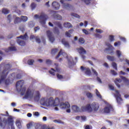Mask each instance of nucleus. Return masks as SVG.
I'll return each mask as SVG.
<instances>
[{
	"label": "nucleus",
	"mask_w": 129,
	"mask_h": 129,
	"mask_svg": "<svg viewBox=\"0 0 129 129\" xmlns=\"http://www.w3.org/2000/svg\"><path fill=\"white\" fill-rule=\"evenodd\" d=\"M40 103L41 105H43V106L55 107L54 109L56 111L59 110V109L56 106H59L61 109L66 110V112H68V113H70V112H71L70 104L68 102H62L60 103V100H59V98H56L55 99L52 97L49 98H42L40 100Z\"/></svg>",
	"instance_id": "f257e3e1"
},
{
	"label": "nucleus",
	"mask_w": 129,
	"mask_h": 129,
	"mask_svg": "<svg viewBox=\"0 0 129 129\" xmlns=\"http://www.w3.org/2000/svg\"><path fill=\"white\" fill-rule=\"evenodd\" d=\"M25 81L24 80H20L17 82L16 83V89L22 95H24L25 98H28V99H32L34 98L35 100L38 101L41 97V95L39 91H36L35 92L34 89L28 88L27 89L26 88V87L24 86Z\"/></svg>",
	"instance_id": "f03ea898"
},
{
	"label": "nucleus",
	"mask_w": 129,
	"mask_h": 129,
	"mask_svg": "<svg viewBox=\"0 0 129 129\" xmlns=\"http://www.w3.org/2000/svg\"><path fill=\"white\" fill-rule=\"evenodd\" d=\"M83 111H88V112H97L99 109V104L98 103L94 102L91 104H87L81 107Z\"/></svg>",
	"instance_id": "7ed1b4c3"
},
{
	"label": "nucleus",
	"mask_w": 129,
	"mask_h": 129,
	"mask_svg": "<svg viewBox=\"0 0 129 129\" xmlns=\"http://www.w3.org/2000/svg\"><path fill=\"white\" fill-rule=\"evenodd\" d=\"M61 57H67L68 58V65L69 67L71 68L73 65H74V62L73 61V58H72V57H68V55L65 52H63L62 51V49H60L59 51V52L57 56L56 57V59H58V58Z\"/></svg>",
	"instance_id": "20e7f679"
},
{
	"label": "nucleus",
	"mask_w": 129,
	"mask_h": 129,
	"mask_svg": "<svg viewBox=\"0 0 129 129\" xmlns=\"http://www.w3.org/2000/svg\"><path fill=\"white\" fill-rule=\"evenodd\" d=\"M18 38V39L17 40V43L20 46H25V45H26L25 41L29 39V37L27 35V34H25L24 36L21 35L20 37Z\"/></svg>",
	"instance_id": "39448f33"
},
{
	"label": "nucleus",
	"mask_w": 129,
	"mask_h": 129,
	"mask_svg": "<svg viewBox=\"0 0 129 129\" xmlns=\"http://www.w3.org/2000/svg\"><path fill=\"white\" fill-rule=\"evenodd\" d=\"M35 19L39 18L40 20V24L44 26L46 24V20H47V15L44 13L41 14V15L39 16L38 15H35L34 16Z\"/></svg>",
	"instance_id": "423d86ee"
},
{
	"label": "nucleus",
	"mask_w": 129,
	"mask_h": 129,
	"mask_svg": "<svg viewBox=\"0 0 129 129\" xmlns=\"http://www.w3.org/2000/svg\"><path fill=\"white\" fill-rule=\"evenodd\" d=\"M114 95L116 98L117 102H118V103H121V102L122 101V99H121V97H120V94H119V92L115 90L114 91Z\"/></svg>",
	"instance_id": "0eeeda50"
},
{
	"label": "nucleus",
	"mask_w": 129,
	"mask_h": 129,
	"mask_svg": "<svg viewBox=\"0 0 129 129\" xmlns=\"http://www.w3.org/2000/svg\"><path fill=\"white\" fill-rule=\"evenodd\" d=\"M106 45L108 47L107 49L108 52L110 55H113V50H114V47L111 45L110 43H108L107 42H106Z\"/></svg>",
	"instance_id": "6e6552de"
},
{
	"label": "nucleus",
	"mask_w": 129,
	"mask_h": 129,
	"mask_svg": "<svg viewBox=\"0 0 129 129\" xmlns=\"http://www.w3.org/2000/svg\"><path fill=\"white\" fill-rule=\"evenodd\" d=\"M67 1H68L69 2L72 0H60V3H61L62 5V7H63V9H69L71 8V5L68 4H64L65 2H67Z\"/></svg>",
	"instance_id": "1a4fd4ad"
},
{
	"label": "nucleus",
	"mask_w": 129,
	"mask_h": 129,
	"mask_svg": "<svg viewBox=\"0 0 129 129\" xmlns=\"http://www.w3.org/2000/svg\"><path fill=\"white\" fill-rule=\"evenodd\" d=\"M81 70L85 72L87 75H90L91 74V71L89 68H84L83 66L81 67Z\"/></svg>",
	"instance_id": "9d476101"
},
{
	"label": "nucleus",
	"mask_w": 129,
	"mask_h": 129,
	"mask_svg": "<svg viewBox=\"0 0 129 129\" xmlns=\"http://www.w3.org/2000/svg\"><path fill=\"white\" fill-rule=\"evenodd\" d=\"M47 35L49 41L51 42V43H53L54 41V39L53 35H52V33L50 31H47Z\"/></svg>",
	"instance_id": "9b49d317"
},
{
	"label": "nucleus",
	"mask_w": 129,
	"mask_h": 129,
	"mask_svg": "<svg viewBox=\"0 0 129 129\" xmlns=\"http://www.w3.org/2000/svg\"><path fill=\"white\" fill-rule=\"evenodd\" d=\"M110 110H112V107L111 105H109L104 108L103 111L104 113H109Z\"/></svg>",
	"instance_id": "f8f14e48"
},
{
	"label": "nucleus",
	"mask_w": 129,
	"mask_h": 129,
	"mask_svg": "<svg viewBox=\"0 0 129 129\" xmlns=\"http://www.w3.org/2000/svg\"><path fill=\"white\" fill-rule=\"evenodd\" d=\"M52 6L55 10H59L60 9V4L56 2H53Z\"/></svg>",
	"instance_id": "ddd939ff"
},
{
	"label": "nucleus",
	"mask_w": 129,
	"mask_h": 129,
	"mask_svg": "<svg viewBox=\"0 0 129 129\" xmlns=\"http://www.w3.org/2000/svg\"><path fill=\"white\" fill-rule=\"evenodd\" d=\"M77 50L80 54H86V50L82 47L78 48Z\"/></svg>",
	"instance_id": "4468645a"
},
{
	"label": "nucleus",
	"mask_w": 129,
	"mask_h": 129,
	"mask_svg": "<svg viewBox=\"0 0 129 129\" xmlns=\"http://www.w3.org/2000/svg\"><path fill=\"white\" fill-rule=\"evenodd\" d=\"M56 70L55 71L54 69H51L50 71H49V73L52 75H55V72H60V69H58L57 66H56Z\"/></svg>",
	"instance_id": "2eb2a0df"
},
{
	"label": "nucleus",
	"mask_w": 129,
	"mask_h": 129,
	"mask_svg": "<svg viewBox=\"0 0 129 129\" xmlns=\"http://www.w3.org/2000/svg\"><path fill=\"white\" fill-rule=\"evenodd\" d=\"M72 109H73V111H74L75 112H79V111H80V109L77 105L72 106Z\"/></svg>",
	"instance_id": "dca6fc26"
},
{
	"label": "nucleus",
	"mask_w": 129,
	"mask_h": 129,
	"mask_svg": "<svg viewBox=\"0 0 129 129\" xmlns=\"http://www.w3.org/2000/svg\"><path fill=\"white\" fill-rule=\"evenodd\" d=\"M114 82H115V84H116L118 88H120V85L118 84V83H120V82H121V80L120 79L117 78L114 81Z\"/></svg>",
	"instance_id": "f3484780"
},
{
	"label": "nucleus",
	"mask_w": 129,
	"mask_h": 129,
	"mask_svg": "<svg viewBox=\"0 0 129 129\" xmlns=\"http://www.w3.org/2000/svg\"><path fill=\"white\" fill-rule=\"evenodd\" d=\"M61 43L65 46L67 48H70V45L68 42L66 41L65 39H62L61 41Z\"/></svg>",
	"instance_id": "a211bd4d"
},
{
	"label": "nucleus",
	"mask_w": 129,
	"mask_h": 129,
	"mask_svg": "<svg viewBox=\"0 0 129 129\" xmlns=\"http://www.w3.org/2000/svg\"><path fill=\"white\" fill-rule=\"evenodd\" d=\"M122 80L124 82L126 85H129V80L124 77H121Z\"/></svg>",
	"instance_id": "6ab92c4d"
},
{
	"label": "nucleus",
	"mask_w": 129,
	"mask_h": 129,
	"mask_svg": "<svg viewBox=\"0 0 129 129\" xmlns=\"http://www.w3.org/2000/svg\"><path fill=\"white\" fill-rule=\"evenodd\" d=\"M30 40H36L37 43H40V39L38 37H35L34 35H31L30 38Z\"/></svg>",
	"instance_id": "aec40b11"
},
{
	"label": "nucleus",
	"mask_w": 129,
	"mask_h": 129,
	"mask_svg": "<svg viewBox=\"0 0 129 129\" xmlns=\"http://www.w3.org/2000/svg\"><path fill=\"white\" fill-rule=\"evenodd\" d=\"M63 26L64 28H68L69 29L72 28V25L69 22H65L63 24Z\"/></svg>",
	"instance_id": "412c9836"
},
{
	"label": "nucleus",
	"mask_w": 129,
	"mask_h": 129,
	"mask_svg": "<svg viewBox=\"0 0 129 129\" xmlns=\"http://www.w3.org/2000/svg\"><path fill=\"white\" fill-rule=\"evenodd\" d=\"M116 56L118 57V58H120L121 57V55H122V53L121 51L119 50H117L115 52Z\"/></svg>",
	"instance_id": "4be33fe9"
},
{
	"label": "nucleus",
	"mask_w": 129,
	"mask_h": 129,
	"mask_svg": "<svg viewBox=\"0 0 129 129\" xmlns=\"http://www.w3.org/2000/svg\"><path fill=\"white\" fill-rule=\"evenodd\" d=\"M74 31V30L73 29H71V30H69V32H66V36H67V37H68L69 38H70V37H71V34H72V33Z\"/></svg>",
	"instance_id": "5701e85b"
},
{
	"label": "nucleus",
	"mask_w": 129,
	"mask_h": 129,
	"mask_svg": "<svg viewBox=\"0 0 129 129\" xmlns=\"http://www.w3.org/2000/svg\"><path fill=\"white\" fill-rule=\"evenodd\" d=\"M8 123L9 124H13V122H14V120L13 119V117L12 116H10L8 119Z\"/></svg>",
	"instance_id": "b1692460"
},
{
	"label": "nucleus",
	"mask_w": 129,
	"mask_h": 129,
	"mask_svg": "<svg viewBox=\"0 0 129 129\" xmlns=\"http://www.w3.org/2000/svg\"><path fill=\"white\" fill-rule=\"evenodd\" d=\"M96 94L97 95V97L99 99H102V96H101V95L100 94V93L97 90V89H96Z\"/></svg>",
	"instance_id": "393cba45"
},
{
	"label": "nucleus",
	"mask_w": 129,
	"mask_h": 129,
	"mask_svg": "<svg viewBox=\"0 0 129 129\" xmlns=\"http://www.w3.org/2000/svg\"><path fill=\"white\" fill-rule=\"evenodd\" d=\"M2 13L3 14H4V15H8V14L10 13V11H9V10H8L7 9L4 8L2 10Z\"/></svg>",
	"instance_id": "a878e982"
},
{
	"label": "nucleus",
	"mask_w": 129,
	"mask_h": 129,
	"mask_svg": "<svg viewBox=\"0 0 129 129\" xmlns=\"http://www.w3.org/2000/svg\"><path fill=\"white\" fill-rule=\"evenodd\" d=\"M107 59L109 61H114V60H115V58H114V57L111 56L110 55L107 56Z\"/></svg>",
	"instance_id": "bb28decb"
},
{
	"label": "nucleus",
	"mask_w": 129,
	"mask_h": 129,
	"mask_svg": "<svg viewBox=\"0 0 129 129\" xmlns=\"http://www.w3.org/2000/svg\"><path fill=\"white\" fill-rule=\"evenodd\" d=\"M86 95L88 98H92L93 95L91 93L88 92L86 93Z\"/></svg>",
	"instance_id": "cd10ccee"
},
{
	"label": "nucleus",
	"mask_w": 129,
	"mask_h": 129,
	"mask_svg": "<svg viewBox=\"0 0 129 129\" xmlns=\"http://www.w3.org/2000/svg\"><path fill=\"white\" fill-rule=\"evenodd\" d=\"M16 125L19 128H21L22 127V124L21 123V121L17 120L16 121Z\"/></svg>",
	"instance_id": "c85d7f7f"
},
{
	"label": "nucleus",
	"mask_w": 129,
	"mask_h": 129,
	"mask_svg": "<svg viewBox=\"0 0 129 129\" xmlns=\"http://www.w3.org/2000/svg\"><path fill=\"white\" fill-rule=\"evenodd\" d=\"M120 45H121V42H120V41L116 42L114 44L115 47H119Z\"/></svg>",
	"instance_id": "c756f323"
},
{
	"label": "nucleus",
	"mask_w": 129,
	"mask_h": 129,
	"mask_svg": "<svg viewBox=\"0 0 129 129\" xmlns=\"http://www.w3.org/2000/svg\"><path fill=\"white\" fill-rule=\"evenodd\" d=\"M82 31L85 35H90V32L88 31V30H86V29H83Z\"/></svg>",
	"instance_id": "7c9ffc66"
},
{
	"label": "nucleus",
	"mask_w": 129,
	"mask_h": 129,
	"mask_svg": "<svg viewBox=\"0 0 129 129\" xmlns=\"http://www.w3.org/2000/svg\"><path fill=\"white\" fill-rule=\"evenodd\" d=\"M21 20L23 22H27L28 21V17L27 16H22Z\"/></svg>",
	"instance_id": "2f4dec72"
},
{
	"label": "nucleus",
	"mask_w": 129,
	"mask_h": 129,
	"mask_svg": "<svg viewBox=\"0 0 129 129\" xmlns=\"http://www.w3.org/2000/svg\"><path fill=\"white\" fill-rule=\"evenodd\" d=\"M36 6H37V5H36V4L34 3H32L30 6L31 9L32 10H35Z\"/></svg>",
	"instance_id": "473e14b6"
},
{
	"label": "nucleus",
	"mask_w": 129,
	"mask_h": 129,
	"mask_svg": "<svg viewBox=\"0 0 129 129\" xmlns=\"http://www.w3.org/2000/svg\"><path fill=\"white\" fill-rule=\"evenodd\" d=\"M71 16H72V17H74L75 18H80V16L76 13H71Z\"/></svg>",
	"instance_id": "72a5a7b5"
},
{
	"label": "nucleus",
	"mask_w": 129,
	"mask_h": 129,
	"mask_svg": "<svg viewBox=\"0 0 129 129\" xmlns=\"http://www.w3.org/2000/svg\"><path fill=\"white\" fill-rule=\"evenodd\" d=\"M109 40L110 42H113V41H114V36L113 35H110L109 36Z\"/></svg>",
	"instance_id": "f704fd0d"
},
{
	"label": "nucleus",
	"mask_w": 129,
	"mask_h": 129,
	"mask_svg": "<svg viewBox=\"0 0 129 129\" xmlns=\"http://www.w3.org/2000/svg\"><path fill=\"white\" fill-rule=\"evenodd\" d=\"M79 43H80V44H84V43H85V41L84 40V39H83V38H79Z\"/></svg>",
	"instance_id": "c9c22d12"
},
{
	"label": "nucleus",
	"mask_w": 129,
	"mask_h": 129,
	"mask_svg": "<svg viewBox=\"0 0 129 129\" xmlns=\"http://www.w3.org/2000/svg\"><path fill=\"white\" fill-rule=\"evenodd\" d=\"M20 22H21V19H20V18H19V17H16L15 18V20L14 21V23L15 24H17V23H19Z\"/></svg>",
	"instance_id": "e433bc0d"
},
{
	"label": "nucleus",
	"mask_w": 129,
	"mask_h": 129,
	"mask_svg": "<svg viewBox=\"0 0 129 129\" xmlns=\"http://www.w3.org/2000/svg\"><path fill=\"white\" fill-rule=\"evenodd\" d=\"M112 66L114 69H115V70H117V67H116V63L113 62L112 63Z\"/></svg>",
	"instance_id": "4c0bfd02"
},
{
	"label": "nucleus",
	"mask_w": 129,
	"mask_h": 129,
	"mask_svg": "<svg viewBox=\"0 0 129 129\" xmlns=\"http://www.w3.org/2000/svg\"><path fill=\"white\" fill-rule=\"evenodd\" d=\"M92 71L94 75H95V76H98V73H97V72H96L95 70H94L93 68H92Z\"/></svg>",
	"instance_id": "58836bf2"
},
{
	"label": "nucleus",
	"mask_w": 129,
	"mask_h": 129,
	"mask_svg": "<svg viewBox=\"0 0 129 129\" xmlns=\"http://www.w3.org/2000/svg\"><path fill=\"white\" fill-rule=\"evenodd\" d=\"M17 50V48H16V47L15 46H11L9 47V51H16Z\"/></svg>",
	"instance_id": "ea45409f"
},
{
	"label": "nucleus",
	"mask_w": 129,
	"mask_h": 129,
	"mask_svg": "<svg viewBox=\"0 0 129 129\" xmlns=\"http://www.w3.org/2000/svg\"><path fill=\"white\" fill-rule=\"evenodd\" d=\"M53 121L55 123H63V122L61 120H54Z\"/></svg>",
	"instance_id": "a19ab883"
},
{
	"label": "nucleus",
	"mask_w": 129,
	"mask_h": 129,
	"mask_svg": "<svg viewBox=\"0 0 129 129\" xmlns=\"http://www.w3.org/2000/svg\"><path fill=\"white\" fill-rule=\"evenodd\" d=\"M57 52H58V49H56V48H54L52 49L51 51L52 54H56V53H57Z\"/></svg>",
	"instance_id": "79ce46f5"
},
{
	"label": "nucleus",
	"mask_w": 129,
	"mask_h": 129,
	"mask_svg": "<svg viewBox=\"0 0 129 129\" xmlns=\"http://www.w3.org/2000/svg\"><path fill=\"white\" fill-rule=\"evenodd\" d=\"M28 63L29 65H33V64L34 63V60H33V59H29L28 61Z\"/></svg>",
	"instance_id": "37998d69"
},
{
	"label": "nucleus",
	"mask_w": 129,
	"mask_h": 129,
	"mask_svg": "<svg viewBox=\"0 0 129 129\" xmlns=\"http://www.w3.org/2000/svg\"><path fill=\"white\" fill-rule=\"evenodd\" d=\"M31 127H33V123L30 122V123L27 124V128H31Z\"/></svg>",
	"instance_id": "c03bdc74"
},
{
	"label": "nucleus",
	"mask_w": 129,
	"mask_h": 129,
	"mask_svg": "<svg viewBox=\"0 0 129 129\" xmlns=\"http://www.w3.org/2000/svg\"><path fill=\"white\" fill-rule=\"evenodd\" d=\"M81 120H82V121H85L86 120V117L85 116H81Z\"/></svg>",
	"instance_id": "a18cd8bd"
},
{
	"label": "nucleus",
	"mask_w": 129,
	"mask_h": 129,
	"mask_svg": "<svg viewBox=\"0 0 129 129\" xmlns=\"http://www.w3.org/2000/svg\"><path fill=\"white\" fill-rule=\"evenodd\" d=\"M85 129H92V126L87 125L84 126Z\"/></svg>",
	"instance_id": "49530a36"
},
{
	"label": "nucleus",
	"mask_w": 129,
	"mask_h": 129,
	"mask_svg": "<svg viewBox=\"0 0 129 129\" xmlns=\"http://www.w3.org/2000/svg\"><path fill=\"white\" fill-rule=\"evenodd\" d=\"M109 88L110 90H114V87L111 84H109Z\"/></svg>",
	"instance_id": "de8ad7c7"
},
{
	"label": "nucleus",
	"mask_w": 129,
	"mask_h": 129,
	"mask_svg": "<svg viewBox=\"0 0 129 129\" xmlns=\"http://www.w3.org/2000/svg\"><path fill=\"white\" fill-rule=\"evenodd\" d=\"M56 18L57 19V20H62V17L59 15L57 14L56 15Z\"/></svg>",
	"instance_id": "09e8293b"
},
{
	"label": "nucleus",
	"mask_w": 129,
	"mask_h": 129,
	"mask_svg": "<svg viewBox=\"0 0 129 129\" xmlns=\"http://www.w3.org/2000/svg\"><path fill=\"white\" fill-rule=\"evenodd\" d=\"M7 19L8 23H11V20H12V17H11V15H8Z\"/></svg>",
	"instance_id": "8fccbe9b"
},
{
	"label": "nucleus",
	"mask_w": 129,
	"mask_h": 129,
	"mask_svg": "<svg viewBox=\"0 0 129 129\" xmlns=\"http://www.w3.org/2000/svg\"><path fill=\"white\" fill-rule=\"evenodd\" d=\"M57 77L58 79H63V76L57 74Z\"/></svg>",
	"instance_id": "3c124183"
},
{
	"label": "nucleus",
	"mask_w": 129,
	"mask_h": 129,
	"mask_svg": "<svg viewBox=\"0 0 129 129\" xmlns=\"http://www.w3.org/2000/svg\"><path fill=\"white\" fill-rule=\"evenodd\" d=\"M86 4V5H89L90 4V1L91 0H82Z\"/></svg>",
	"instance_id": "603ef678"
},
{
	"label": "nucleus",
	"mask_w": 129,
	"mask_h": 129,
	"mask_svg": "<svg viewBox=\"0 0 129 129\" xmlns=\"http://www.w3.org/2000/svg\"><path fill=\"white\" fill-rule=\"evenodd\" d=\"M96 31L97 33H99V34H101V33H103V31L100 29H96Z\"/></svg>",
	"instance_id": "864d4df0"
},
{
	"label": "nucleus",
	"mask_w": 129,
	"mask_h": 129,
	"mask_svg": "<svg viewBox=\"0 0 129 129\" xmlns=\"http://www.w3.org/2000/svg\"><path fill=\"white\" fill-rule=\"evenodd\" d=\"M5 125H6V124L4 122H2L0 123V126H1L2 127H5Z\"/></svg>",
	"instance_id": "5fc2aeb1"
},
{
	"label": "nucleus",
	"mask_w": 129,
	"mask_h": 129,
	"mask_svg": "<svg viewBox=\"0 0 129 129\" xmlns=\"http://www.w3.org/2000/svg\"><path fill=\"white\" fill-rule=\"evenodd\" d=\"M29 27H30L31 28H32V27L34 26V24L33 23V22H30L29 23Z\"/></svg>",
	"instance_id": "6e6d98bb"
},
{
	"label": "nucleus",
	"mask_w": 129,
	"mask_h": 129,
	"mask_svg": "<svg viewBox=\"0 0 129 129\" xmlns=\"http://www.w3.org/2000/svg\"><path fill=\"white\" fill-rule=\"evenodd\" d=\"M97 80L98 82H99V83H102V82L101 81V79L98 77H97Z\"/></svg>",
	"instance_id": "4d7b16f0"
},
{
	"label": "nucleus",
	"mask_w": 129,
	"mask_h": 129,
	"mask_svg": "<svg viewBox=\"0 0 129 129\" xmlns=\"http://www.w3.org/2000/svg\"><path fill=\"white\" fill-rule=\"evenodd\" d=\"M49 2H48L45 3V6L47 7V8H50V4H49Z\"/></svg>",
	"instance_id": "13d9d810"
},
{
	"label": "nucleus",
	"mask_w": 129,
	"mask_h": 129,
	"mask_svg": "<svg viewBox=\"0 0 129 129\" xmlns=\"http://www.w3.org/2000/svg\"><path fill=\"white\" fill-rule=\"evenodd\" d=\"M56 25H57V26H58V27L59 28H60V29L62 28V25H61V24H60V23H56Z\"/></svg>",
	"instance_id": "bf43d9fd"
},
{
	"label": "nucleus",
	"mask_w": 129,
	"mask_h": 129,
	"mask_svg": "<svg viewBox=\"0 0 129 129\" xmlns=\"http://www.w3.org/2000/svg\"><path fill=\"white\" fill-rule=\"evenodd\" d=\"M52 63V61L50 59L46 60V64H51Z\"/></svg>",
	"instance_id": "052dcab7"
},
{
	"label": "nucleus",
	"mask_w": 129,
	"mask_h": 129,
	"mask_svg": "<svg viewBox=\"0 0 129 129\" xmlns=\"http://www.w3.org/2000/svg\"><path fill=\"white\" fill-rule=\"evenodd\" d=\"M111 73L113 75H116V72H115V71H114L113 70L111 71Z\"/></svg>",
	"instance_id": "680f3d73"
},
{
	"label": "nucleus",
	"mask_w": 129,
	"mask_h": 129,
	"mask_svg": "<svg viewBox=\"0 0 129 129\" xmlns=\"http://www.w3.org/2000/svg\"><path fill=\"white\" fill-rule=\"evenodd\" d=\"M34 115H35V116H39V115H40V114L38 113V112H35L34 113Z\"/></svg>",
	"instance_id": "e2e57ef3"
},
{
	"label": "nucleus",
	"mask_w": 129,
	"mask_h": 129,
	"mask_svg": "<svg viewBox=\"0 0 129 129\" xmlns=\"http://www.w3.org/2000/svg\"><path fill=\"white\" fill-rule=\"evenodd\" d=\"M11 105L13 107H15L17 105V104H16V103H15V102H13L11 103Z\"/></svg>",
	"instance_id": "0e129e2a"
},
{
	"label": "nucleus",
	"mask_w": 129,
	"mask_h": 129,
	"mask_svg": "<svg viewBox=\"0 0 129 129\" xmlns=\"http://www.w3.org/2000/svg\"><path fill=\"white\" fill-rule=\"evenodd\" d=\"M38 30H40V27H37L34 28L35 32H37V31H38Z\"/></svg>",
	"instance_id": "69168bd1"
},
{
	"label": "nucleus",
	"mask_w": 129,
	"mask_h": 129,
	"mask_svg": "<svg viewBox=\"0 0 129 129\" xmlns=\"http://www.w3.org/2000/svg\"><path fill=\"white\" fill-rule=\"evenodd\" d=\"M42 120L43 121H47V117H46V116L43 117L42 118Z\"/></svg>",
	"instance_id": "338daca9"
},
{
	"label": "nucleus",
	"mask_w": 129,
	"mask_h": 129,
	"mask_svg": "<svg viewBox=\"0 0 129 129\" xmlns=\"http://www.w3.org/2000/svg\"><path fill=\"white\" fill-rule=\"evenodd\" d=\"M84 89H89V86H84Z\"/></svg>",
	"instance_id": "774afa93"
}]
</instances>
